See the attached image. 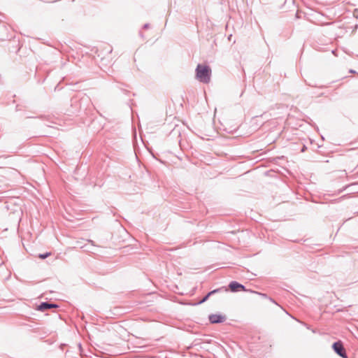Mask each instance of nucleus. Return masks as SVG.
I'll use <instances>...</instances> for the list:
<instances>
[{
  "instance_id": "f257e3e1",
  "label": "nucleus",
  "mask_w": 358,
  "mask_h": 358,
  "mask_svg": "<svg viewBox=\"0 0 358 358\" xmlns=\"http://www.w3.org/2000/svg\"><path fill=\"white\" fill-rule=\"evenodd\" d=\"M211 72L208 65L199 64L195 69L196 78L201 83L208 84L210 81Z\"/></svg>"
},
{
  "instance_id": "f03ea898",
  "label": "nucleus",
  "mask_w": 358,
  "mask_h": 358,
  "mask_svg": "<svg viewBox=\"0 0 358 358\" xmlns=\"http://www.w3.org/2000/svg\"><path fill=\"white\" fill-rule=\"evenodd\" d=\"M71 106H73L74 104L78 102L79 107H76L74 109V111H79L80 110H82L84 108L85 104L90 103L91 102V100L88 96L84 95L79 99H78L76 97H73L71 99Z\"/></svg>"
},
{
  "instance_id": "7ed1b4c3",
  "label": "nucleus",
  "mask_w": 358,
  "mask_h": 358,
  "mask_svg": "<svg viewBox=\"0 0 358 358\" xmlns=\"http://www.w3.org/2000/svg\"><path fill=\"white\" fill-rule=\"evenodd\" d=\"M334 351L342 358H348V355L341 341H337L332 344Z\"/></svg>"
},
{
  "instance_id": "20e7f679",
  "label": "nucleus",
  "mask_w": 358,
  "mask_h": 358,
  "mask_svg": "<svg viewBox=\"0 0 358 358\" xmlns=\"http://www.w3.org/2000/svg\"><path fill=\"white\" fill-rule=\"evenodd\" d=\"M228 290H230L231 292H241V291H243V292H250V290L249 289H247L245 287V285H243V284L237 282V281H231L229 282V284L228 285Z\"/></svg>"
},
{
  "instance_id": "39448f33",
  "label": "nucleus",
  "mask_w": 358,
  "mask_h": 358,
  "mask_svg": "<svg viewBox=\"0 0 358 358\" xmlns=\"http://www.w3.org/2000/svg\"><path fill=\"white\" fill-rule=\"evenodd\" d=\"M208 320L210 324H220L225 322L227 317L224 315L216 313L209 315Z\"/></svg>"
},
{
  "instance_id": "423d86ee",
  "label": "nucleus",
  "mask_w": 358,
  "mask_h": 358,
  "mask_svg": "<svg viewBox=\"0 0 358 358\" xmlns=\"http://www.w3.org/2000/svg\"><path fill=\"white\" fill-rule=\"evenodd\" d=\"M59 308V305L55 303H51L48 301L41 302L38 306L36 310L38 311L44 312L47 310L52 308Z\"/></svg>"
},
{
  "instance_id": "0eeeda50",
  "label": "nucleus",
  "mask_w": 358,
  "mask_h": 358,
  "mask_svg": "<svg viewBox=\"0 0 358 358\" xmlns=\"http://www.w3.org/2000/svg\"><path fill=\"white\" fill-rule=\"evenodd\" d=\"M222 291L227 292L228 289L225 287H222L213 289V290L209 292L208 293L211 296V295H213V294H214L215 293H218V292H222Z\"/></svg>"
},
{
  "instance_id": "6e6552de",
  "label": "nucleus",
  "mask_w": 358,
  "mask_h": 358,
  "mask_svg": "<svg viewBox=\"0 0 358 358\" xmlns=\"http://www.w3.org/2000/svg\"><path fill=\"white\" fill-rule=\"evenodd\" d=\"M50 334V331L48 330L42 329L41 331H39V337L41 339H43L45 338L48 335Z\"/></svg>"
},
{
  "instance_id": "1a4fd4ad",
  "label": "nucleus",
  "mask_w": 358,
  "mask_h": 358,
  "mask_svg": "<svg viewBox=\"0 0 358 358\" xmlns=\"http://www.w3.org/2000/svg\"><path fill=\"white\" fill-rule=\"evenodd\" d=\"M250 292L258 294V295L261 296L264 299H268V296L266 294H265V293L259 292L254 291V290H252V289L250 290Z\"/></svg>"
},
{
  "instance_id": "9d476101",
  "label": "nucleus",
  "mask_w": 358,
  "mask_h": 358,
  "mask_svg": "<svg viewBox=\"0 0 358 358\" xmlns=\"http://www.w3.org/2000/svg\"><path fill=\"white\" fill-rule=\"evenodd\" d=\"M210 296V295L208 292L207 294H206L201 301H199L198 303H194V305H199L206 302L209 299Z\"/></svg>"
},
{
  "instance_id": "9b49d317",
  "label": "nucleus",
  "mask_w": 358,
  "mask_h": 358,
  "mask_svg": "<svg viewBox=\"0 0 358 358\" xmlns=\"http://www.w3.org/2000/svg\"><path fill=\"white\" fill-rule=\"evenodd\" d=\"M51 255L50 252H45V253H42V254H39L38 255V257L41 259H46L47 257H48L50 255Z\"/></svg>"
},
{
  "instance_id": "f8f14e48",
  "label": "nucleus",
  "mask_w": 358,
  "mask_h": 358,
  "mask_svg": "<svg viewBox=\"0 0 358 358\" xmlns=\"http://www.w3.org/2000/svg\"><path fill=\"white\" fill-rule=\"evenodd\" d=\"M306 149H307V147H306L305 145H303L302 146L301 149V152H305V151H306Z\"/></svg>"
},
{
  "instance_id": "ddd939ff",
  "label": "nucleus",
  "mask_w": 358,
  "mask_h": 358,
  "mask_svg": "<svg viewBox=\"0 0 358 358\" xmlns=\"http://www.w3.org/2000/svg\"><path fill=\"white\" fill-rule=\"evenodd\" d=\"M309 86H311V87H322V86H317V85H314V84H312V83H308V84Z\"/></svg>"
},
{
  "instance_id": "4468645a",
  "label": "nucleus",
  "mask_w": 358,
  "mask_h": 358,
  "mask_svg": "<svg viewBox=\"0 0 358 358\" xmlns=\"http://www.w3.org/2000/svg\"><path fill=\"white\" fill-rule=\"evenodd\" d=\"M149 27H150V24H149L148 23H145V24L143 25V28L145 29H148V28H149Z\"/></svg>"
},
{
  "instance_id": "2eb2a0df",
  "label": "nucleus",
  "mask_w": 358,
  "mask_h": 358,
  "mask_svg": "<svg viewBox=\"0 0 358 358\" xmlns=\"http://www.w3.org/2000/svg\"><path fill=\"white\" fill-rule=\"evenodd\" d=\"M268 299L271 301L272 303H274L275 304H277V303L275 301V300L273 299H272L271 297H269L268 298Z\"/></svg>"
},
{
  "instance_id": "dca6fc26",
  "label": "nucleus",
  "mask_w": 358,
  "mask_h": 358,
  "mask_svg": "<svg viewBox=\"0 0 358 358\" xmlns=\"http://www.w3.org/2000/svg\"><path fill=\"white\" fill-rule=\"evenodd\" d=\"M349 72L351 73H356V71L355 70H353V69H350L349 71Z\"/></svg>"
},
{
  "instance_id": "f3484780",
  "label": "nucleus",
  "mask_w": 358,
  "mask_h": 358,
  "mask_svg": "<svg viewBox=\"0 0 358 358\" xmlns=\"http://www.w3.org/2000/svg\"><path fill=\"white\" fill-rule=\"evenodd\" d=\"M20 110V106L17 105V106H16V110H17V111H18V110Z\"/></svg>"
},
{
  "instance_id": "a211bd4d",
  "label": "nucleus",
  "mask_w": 358,
  "mask_h": 358,
  "mask_svg": "<svg viewBox=\"0 0 358 358\" xmlns=\"http://www.w3.org/2000/svg\"><path fill=\"white\" fill-rule=\"evenodd\" d=\"M345 188H346V187H344V188H343V189H340V190L338 191V193L342 192L344 189H345Z\"/></svg>"
},
{
  "instance_id": "6ab92c4d",
  "label": "nucleus",
  "mask_w": 358,
  "mask_h": 358,
  "mask_svg": "<svg viewBox=\"0 0 358 358\" xmlns=\"http://www.w3.org/2000/svg\"><path fill=\"white\" fill-rule=\"evenodd\" d=\"M89 242H90L92 244H93V243H94V241H91V240H90V241H89Z\"/></svg>"
},
{
  "instance_id": "aec40b11",
  "label": "nucleus",
  "mask_w": 358,
  "mask_h": 358,
  "mask_svg": "<svg viewBox=\"0 0 358 358\" xmlns=\"http://www.w3.org/2000/svg\"><path fill=\"white\" fill-rule=\"evenodd\" d=\"M228 38L229 40L231 39V35H230Z\"/></svg>"
},
{
  "instance_id": "412c9836",
  "label": "nucleus",
  "mask_w": 358,
  "mask_h": 358,
  "mask_svg": "<svg viewBox=\"0 0 358 358\" xmlns=\"http://www.w3.org/2000/svg\"><path fill=\"white\" fill-rule=\"evenodd\" d=\"M123 92H124L125 93L129 92L127 90H123Z\"/></svg>"
},
{
  "instance_id": "4be33fe9",
  "label": "nucleus",
  "mask_w": 358,
  "mask_h": 358,
  "mask_svg": "<svg viewBox=\"0 0 358 358\" xmlns=\"http://www.w3.org/2000/svg\"><path fill=\"white\" fill-rule=\"evenodd\" d=\"M358 167V164H357V168Z\"/></svg>"
},
{
  "instance_id": "5701e85b",
  "label": "nucleus",
  "mask_w": 358,
  "mask_h": 358,
  "mask_svg": "<svg viewBox=\"0 0 358 358\" xmlns=\"http://www.w3.org/2000/svg\"><path fill=\"white\" fill-rule=\"evenodd\" d=\"M357 174H358V171H357Z\"/></svg>"
},
{
  "instance_id": "b1692460",
  "label": "nucleus",
  "mask_w": 358,
  "mask_h": 358,
  "mask_svg": "<svg viewBox=\"0 0 358 358\" xmlns=\"http://www.w3.org/2000/svg\"><path fill=\"white\" fill-rule=\"evenodd\" d=\"M358 185V183H357Z\"/></svg>"
}]
</instances>
